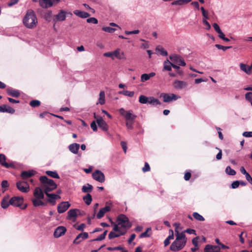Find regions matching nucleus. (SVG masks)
I'll return each mask as SVG.
<instances>
[{"label": "nucleus", "mask_w": 252, "mask_h": 252, "mask_svg": "<svg viewBox=\"0 0 252 252\" xmlns=\"http://www.w3.org/2000/svg\"><path fill=\"white\" fill-rule=\"evenodd\" d=\"M187 86L188 83L183 81L176 80L173 83V86L176 89H182L186 87Z\"/></svg>", "instance_id": "nucleus-21"}, {"label": "nucleus", "mask_w": 252, "mask_h": 252, "mask_svg": "<svg viewBox=\"0 0 252 252\" xmlns=\"http://www.w3.org/2000/svg\"><path fill=\"white\" fill-rule=\"evenodd\" d=\"M220 248L217 246L207 245L204 248L205 252H217Z\"/></svg>", "instance_id": "nucleus-27"}, {"label": "nucleus", "mask_w": 252, "mask_h": 252, "mask_svg": "<svg viewBox=\"0 0 252 252\" xmlns=\"http://www.w3.org/2000/svg\"><path fill=\"white\" fill-rule=\"evenodd\" d=\"M92 177L94 180L100 183L105 181L104 174L100 170H96L93 174Z\"/></svg>", "instance_id": "nucleus-13"}, {"label": "nucleus", "mask_w": 252, "mask_h": 252, "mask_svg": "<svg viewBox=\"0 0 252 252\" xmlns=\"http://www.w3.org/2000/svg\"><path fill=\"white\" fill-rule=\"evenodd\" d=\"M24 201V198L21 196H14L9 200L10 205L14 206L20 207L22 209H25L27 207V205L22 206Z\"/></svg>", "instance_id": "nucleus-6"}, {"label": "nucleus", "mask_w": 252, "mask_h": 252, "mask_svg": "<svg viewBox=\"0 0 252 252\" xmlns=\"http://www.w3.org/2000/svg\"><path fill=\"white\" fill-rule=\"evenodd\" d=\"M87 22L88 23H93L94 24H96L98 23L97 19L94 17H91L88 18L87 19Z\"/></svg>", "instance_id": "nucleus-47"}, {"label": "nucleus", "mask_w": 252, "mask_h": 252, "mask_svg": "<svg viewBox=\"0 0 252 252\" xmlns=\"http://www.w3.org/2000/svg\"><path fill=\"white\" fill-rule=\"evenodd\" d=\"M79 212V210L75 209H71L67 213V219L68 220H73L75 221V220L77 216V213Z\"/></svg>", "instance_id": "nucleus-19"}, {"label": "nucleus", "mask_w": 252, "mask_h": 252, "mask_svg": "<svg viewBox=\"0 0 252 252\" xmlns=\"http://www.w3.org/2000/svg\"><path fill=\"white\" fill-rule=\"evenodd\" d=\"M150 170V167L149 164L147 162L145 163L144 166L142 168V171L143 172H146Z\"/></svg>", "instance_id": "nucleus-51"}, {"label": "nucleus", "mask_w": 252, "mask_h": 252, "mask_svg": "<svg viewBox=\"0 0 252 252\" xmlns=\"http://www.w3.org/2000/svg\"><path fill=\"white\" fill-rule=\"evenodd\" d=\"M151 231V228L150 227H149L147 229L146 231L142 233L140 235V238H145V237H148L150 236V234H149V231Z\"/></svg>", "instance_id": "nucleus-45"}, {"label": "nucleus", "mask_w": 252, "mask_h": 252, "mask_svg": "<svg viewBox=\"0 0 252 252\" xmlns=\"http://www.w3.org/2000/svg\"><path fill=\"white\" fill-rule=\"evenodd\" d=\"M154 106H156L158 105H160L161 104L160 102L157 98H156L154 97H149V103Z\"/></svg>", "instance_id": "nucleus-34"}, {"label": "nucleus", "mask_w": 252, "mask_h": 252, "mask_svg": "<svg viewBox=\"0 0 252 252\" xmlns=\"http://www.w3.org/2000/svg\"><path fill=\"white\" fill-rule=\"evenodd\" d=\"M203 23L206 26V29L209 30L211 29V25L209 22L205 19L203 20Z\"/></svg>", "instance_id": "nucleus-63"}, {"label": "nucleus", "mask_w": 252, "mask_h": 252, "mask_svg": "<svg viewBox=\"0 0 252 252\" xmlns=\"http://www.w3.org/2000/svg\"><path fill=\"white\" fill-rule=\"evenodd\" d=\"M119 93L121 94H123L126 96L129 97H133L134 94V92L133 91H128L127 90H123L120 91Z\"/></svg>", "instance_id": "nucleus-37"}, {"label": "nucleus", "mask_w": 252, "mask_h": 252, "mask_svg": "<svg viewBox=\"0 0 252 252\" xmlns=\"http://www.w3.org/2000/svg\"><path fill=\"white\" fill-rule=\"evenodd\" d=\"M117 222V224L114 223L113 221H111V223L113 225H119L120 228L126 230V228H130L131 226L128 218L124 214H121L118 217Z\"/></svg>", "instance_id": "nucleus-5"}, {"label": "nucleus", "mask_w": 252, "mask_h": 252, "mask_svg": "<svg viewBox=\"0 0 252 252\" xmlns=\"http://www.w3.org/2000/svg\"><path fill=\"white\" fill-rule=\"evenodd\" d=\"M121 145L125 153H126V149H127L126 142H125V141H122L121 142Z\"/></svg>", "instance_id": "nucleus-62"}, {"label": "nucleus", "mask_w": 252, "mask_h": 252, "mask_svg": "<svg viewBox=\"0 0 252 252\" xmlns=\"http://www.w3.org/2000/svg\"><path fill=\"white\" fill-rule=\"evenodd\" d=\"M16 187L21 192L27 193L30 190V186L27 182L19 181L16 183Z\"/></svg>", "instance_id": "nucleus-10"}, {"label": "nucleus", "mask_w": 252, "mask_h": 252, "mask_svg": "<svg viewBox=\"0 0 252 252\" xmlns=\"http://www.w3.org/2000/svg\"><path fill=\"white\" fill-rule=\"evenodd\" d=\"M67 13V11L64 10L62 9L59 10L58 14L54 16L55 18L53 19V21L56 23L64 21L66 18Z\"/></svg>", "instance_id": "nucleus-11"}, {"label": "nucleus", "mask_w": 252, "mask_h": 252, "mask_svg": "<svg viewBox=\"0 0 252 252\" xmlns=\"http://www.w3.org/2000/svg\"><path fill=\"white\" fill-rule=\"evenodd\" d=\"M66 229L65 227L63 226H58L55 230L54 236L55 238H59L65 233Z\"/></svg>", "instance_id": "nucleus-15"}, {"label": "nucleus", "mask_w": 252, "mask_h": 252, "mask_svg": "<svg viewBox=\"0 0 252 252\" xmlns=\"http://www.w3.org/2000/svg\"><path fill=\"white\" fill-rule=\"evenodd\" d=\"M97 124L99 128L102 130L106 131L108 129V126L106 123L103 120L102 118H98L97 119Z\"/></svg>", "instance_id": "nucleus-17"}, {"label": "nucleus", "mask_w": 252, "mask_h": 252, "mask_svg": "<svg viewBox=\"0 0 252 252\" xmlns=\"http://www.w3.org/2000/svg\"><path fill=\"white\" fill-rule=\"evenodd\" d=\"M60 0H39V4L43 8L47 9L56 5Z\"/></svg>", "instance_id": "nucleus-7"}, {"label": "nucleus", "mask_w": 252, "mask_h": 252, "mask_svg": "<svg viewBox=\"0 0 252 252\" xmlns=\"http://www.w3.org/2000/svg\"><path fill=\"white\" fill-rule=\"evenodd\" d=\"M176 239L170 246V250L173 252H178L186 246L187 239L185 232H180L175 230Z\"/></svg>", "instance_id": "nucleus-1"}, {"label": "nucleus", "mask_w": 252, "mask_h": 252, "mask_svg": "<svg viewBox=\"0 0 252 252\" xmlns=\"http://www.w3.org/2000/svg\"><path fill=\"white\" fill-rule=\"evenodd\" d=\"M45 194L49 197L48 201L51 203L53 205H55L56 203L55 199H60L61 198L60 196L54 193H49L48 192Z\"/></svg>", "instance_id": "nucleus-20"}, {"label": "nucleus", "mask_w": 252, "mask_h": 252, "mask_svg": "<svg viewBox=\"0 0 252 252\" xmlns=\"http://www.w3.org/2000/svg\"><path fill=\"white\" fill-rule=\"evenodd\" d=\"M149 97L141 95L139 98V102L142 104H146L149 103Z\"/></svg>", "instance_id": "nucleus-39"}, {"label": "nucleus", "mask_w": 252, "mask_h": 252, "mask_svg": "<svg viewBox=\"0 0 252 252\" xmlns=\"http://www.w3.org/2000/svg\"><path fill=\"white\" fill-rule=\"evenodd\" d=\"M33 197L32 199V202L34 207L45 206L47 205V202L44 201V192L40 187H36L33 191Z\"/></svg>", "instance_id": "nucleus-3"}, {"label": "nucleus", "mask_w": 252, "mask_h": 252, "mask_svg": "<svg viewBox=\"0 0 252 252\" xmlns=\"http://www.w3.org/2000/svg\"><path fill=\"white\" fill-rule=\"evenodd\" d=\"M119 112L121 115L125 117L127 121H133L136 117L130 111H126L124 108L120 109Z\"/></svg>", "instance_id": "nucleus-12"}, {"label": "nucleus", "mask_w": 252, "mask_h": 252, "mask_svg": "<svg viewBox=\"0 0 252 252\" xmlns=\"http://www.w3.org/2000/svg\"><path fill=\"white\" fill-rule=\"evenodd\" d=\"M42 185L40 187L44 193H47L56 189L57 184L52 180L48 179L46 176H41L39 178Z\"/></svg>", "instance_id": "nucleus-4"}, {"label": "nucleus", "mask_w": 252, "mask_h": 252, "mask_svg": "<svg viewBox=\"0 0 252 252\" xmlns=\"http://www.w3.org/2000/svg\"><path fill=\"white\" fill-rule=\"evenodd\" d=\"M240 69L248 74H251L250 66H247L246 64L244 63L240 64Z\"/></svg>", "instance_id": "nucleus-36"}, {"label": "nucleus", "mask_w": 252, "mask_h": 252, "mask_svg": "<svg viewBox=\"0 0 252 252\" xmlns=\"http://www.w3.org/2000/svg\"><path fill=\"white\" fill-rule=\"evenodd\" d=\"M113 52H114V56L115 57H116L117 59H118L119 60L124 59V52H121V50L119 48L117 49Z\"/></svg>", "instance_id": "nucleus-32"}, {"label": "nucleus", "mask_w": 252, "mask_h": 252, "mask_svg": "<svg viewBox=\"0 0 252 252\" xmlns=\"http://www.w3.org/2000/svg\"><path fill=\"white\" fill-rule=\"evenodd\" d=\"M7 93L13 97H17L20 95V93L18 91L13 89H7Z\"/></svg>", "instance_id": "nucleus-33"}, {"label": "nucleus", "mask_w": 252, "mask_h": 252, "mask_svg": "<svg viewBox=\"0 0 252 252\" xmlns=\"http://www.w3.org/2000/svg\"><path fill=\"white\" fill-rule=\"evenodd\" d=\"M9 198V196H6L3 198L1 202V206L2 208L6 209L10 205Z\"/></svg>", "instance_id": "nucleus-29"}, {"label": "nucleus", "mask_w": 252, "mask_h": 252, "mask_svg": "<svg viewBox=\"0 0 252 252\" xmlns=\"http://www.w3.org/2000/svg\"><path fill=\"white\" fill-rule=\"evenodd\" d=\"M126 126L128 129L133 128V121H127L126 123Z\"/></svg>", "instance_id": "nucleus-60"}, {"label": "nucleus", "mask_w": 252, "mask_h": 252, "mask_svg": "<svg viewBox=\"0 0 252 252\" xmlns=\"http://www.w3.org/2000/svg\"><path fill=\"white\" fill-rule=\"evenodd\" d=\"M245 98L248 101L251 102L252 101V92H248L245 94Z\"/></svg>", "instance_id": "nucleus-50"}, {"label": "nucleus", "mask_w": 252, "mask_h": 252, "mask_svg": "<svg viewBox=\"0 0 252 252\" xmlns=\"http://www.w3.org/2000/svg\"><path fill=\"white\" fill-rule=\"evenodd\" d=\"M169 59L173 63L178 64V65L183 66L186 65V63L183 58L178 55H171L169 56Z\"/></svg>", "instance_id": "nucleus-9"}, {"label": "nucleus", "mask_w": 252, "mask_h": 252, "mask_svg": "<svg viewBox=\"0 0 252 252\" xmlns=\"http://www.w3.org/2000/svg\"><path fill=\"white\" fill-rule=\"evenodd\" d=\"M171 4L172 5H182L184 4L183 0H176L173 1Z\"/></svg>", "instance_id": "nucleus-52"}, {"label": "nucleus", "mask_w": 252, "mask_h": 252, "mask_svg": "<svg viewBox=\"0 0 252 252\" xmlns=\"http://www.w3.org/2000/svg\"><path fill=\"white\" fill-rule=\"evenodd\" d=\"M172 64L173 63L170 62L168 60H166L164 62L163 70L167 71L171 70Z\"/></svg>", "instance_id": "nucleus-30"}, {"label": "nucleus", "mask_w": 252, "mask_h": 252, "mask_svg": "<svg viewBox=\"0 0 252 252\" xmlns=\"http://www.w3.org/2000/svg\"><path fill=\"white\" fill-rule=\"evenodd\" d=\"M113 230L115 232L116 235H118L117 237L124 235L126 232V230L120 228L119 225H114Z\"/></svg>", "instance_id": "nucleus-18"}, {"label": "nucleus", "mask_w": 252, "mask_h": 252, "mask_svg": "<svg viewBox=\"0 0 252 252\" xmlns=\"http://www.w3.org/2000/svg\"><path fill=\"white\" fill-rule=\"evenodd\" d=\"M103 56L106 57H110L112 59H114V52H109L104 53Z\"/></svg>", "instance_id": "nucleus-56"}, {"label": "nucleus", "mask_w": 252, "mask_h": 252, "mask_svg": "<svg viewBox=\"0 0 252 252\" xmlns=\"http://www.w3.org/2000/svg\"><path fill=\"white\" fill-rule=\"evenodd\" d=\"M96 122L94 121L91 124V127L94 131H96L97 129Z\"/></svg>", "instance_id": "nucleus-55"}, {"label": "nucleus", "mask_w": 252, "mask_h": 252, "mask_svg": "<svg viewBox=\"0 0 252 252\" xmlns=\"http://www.w3.org/2000/svg\"><path fill=\"white\" fill-rule=\"evenodd\" d=\"M24 26L30 29L35 28L38 23V20L35 13L32 9H28L23 19Z\"/></svg>", "instance_id": "nucleus-2"}, {"label": "nucleus", "mask_w": 252, "mask_h": 252, "mask_svg": "<svg viewBox=\"0 0 252 252\" xmlns=\"http://www.w3.org/2000/svg\"><path fill=\"white\" fill-rule=\"evenodd\" d=\"M30 104L31 106L35 107L40 105V102L38 100H33L30 102Z\"/></svg>", "instance_id": "nucleus-46"}, {"label": "nucleus", "mask_w": 252, "mask_h": 252, "mask_svg": "<svg viewBox=\"0 0 252 252\" xmlns=\"http://www.w3.org/2000/svg\"><path fill=\"white\" fill-rule=\"evenodd\" d=\"M102 30L104 32L108 33H113L116 31V29L110 27H102Z\"/></svg>", "instance_id": "nucleus-42"}, {"label": "nucleus", "mask_w": 252, "mask_h": 252, "mask_svg": "<svg viewBox=\"0 0 252 252\" xmlns=\"http://www.w3.org/2000/svg\"><path fill=\"white\" fill-rule=\"evenodd\" d=\"M215 46L218 49H221V50H223V51H225L227 49H229L231 47L230 46H223L220 45V44H216Z\"/></svg>", "instance_id": "nucleus-49"}, {"label": "nucleus", "mask_w": 252, "mask_h": 252, "mask_svg": "<svg viewBox=\"0 0 252 252\" xmlns=\"http://www.w3.org/2000/svg\"><path fill=\"white\" fill-rule=\"evenodd\" d=\"M184 232H186V233H188V234H193L194 235H196V231L194 229H190V228H188L187 229H186L185 231H184Z\"/></svg>", "instance_id": "nucleus-59"}, {"label": "nucleus", "mask_w": 252, "mask_h": 252, "mask_svg": "<svg viewBox=\"0 0 252 252\" xmlns=\"http://www.w3.org/2000/svg\"><path fill=\"white\" fill-rule=\"evenodd\" d=\"M193 217L195 219L199 221H204V218L198 213L194 212L192 214Z\"/></svg>", "instance_id": "nucleus-43"}, {"label": "nucleus", "mask_w": 252, "mask_h": 252, "mask_svg": "<svg viewBox=\"0 0 252 252\" xmlns=\"http://www.w3.org/2000/svg\"><path fill=\"white\" fill-rule=\"evenodd\" d=\"M80 147V145L77 143H72L68 146L69 151L73 154H77Z\"/></svg>", "instance_id": "nucleus-24"}, {"label": "nucleus", "mask_w": 252, "mask_h": 252, "mask_svg": "<svg viewBox=\"0 0 252 252\" xmlns=\"http://www.w3.org/2000/svg\"><path fill=\"white\" fill-rule=\"evenodd\" d=\"M150 77L148 74L145 73L143 74L141 76V80L142 82L146 81L150 79Z\"/></svg>", "instance_id": "nucleus-48"}, {"label": "nucleus", "mask_w": 252, "mask_h": 252, "mask_svg": "<svg viewBox=\"0 0 252 252\" xmlns=\"http://www.w3.org/2000/svg\"><path fill=\"white\" fill-rule=\"evenodd\" d=\"M118 235L116 234V233L115 231H111L109 234H108V238L109 239H112L114 238L117 237Z\"/></svg>", "instance_id": "nucleus-54"}, {"label": "nucleus", "mask_w": 252, "mask_h": 252, "mask_svg": "<svg viewBox=\"0 0 252 252\" xmlns=\"http://www.w3.org/2000/svg\"><path fill=\"white\" fill-rule=\"evenodd\" d=\"M93 188V187L91 185L87 184L86 185H84L82 187V191L85 193L90 192L92 191Z\"/></svg>", "instance_id": "nucleus-35"}, {"label": "nucleus", "mask_w": 252, "mask_h": 252, "mask_svg": "<svg viewBox=\"0 0 252 252\" xmlns=\"http://www.w3.org/2000/svg\"><path fill=\"white\" fill-rule=\"evenodd\" d=\"M243 135L246 137H252V131H245L243 132Z\"/></svg>", "instance_id": "nucleus-64"}, {"label": "nucleus", "mask_w": 252, "mask_h": 252, "mask_svg": "<svg viewBox=\"0 0 252 252\" xmlns=\"http://www.w3.org/2000/svg\"><path fill=\"white\" fill-rule=\"evenodd\" d=\"M200 10L202 12V15L205 19H208V15L207 12L205 11L204 8L203 7H201L200 8Z\"/></svg>", "instance_id": "nucleus-53"}, {"label": "nucleus", "mask_w": 252, "mask_h": 252, "mask_svg": "<svg viewBox=\"0 0 252 252\" xmlns=\"http://www.w3.org/2000/svg\"><path fill=\"white\" fill-rule=\"evenodd\" d=\"M160 97L163 98V100L165 102H170L172 101H175L180 98L179 95H177L174 94L162 93Z\"/></svg>", "instance_id": "nucleus-8"}, {"label": "nucleus", "mask_w": 252, "mask_h": 252, "mask_svg": "<svg viewBox=\"0 0 252 252\" xmlns=\"http://www.w3.org/2000/svg\"><path fill=\"white\" fill-rule=\"evenodd\" d=\"M105 102V92L104 91H101L99 94L98 102L96 104H98L99 103L101 105H103Z\"/></svg>", "instance_id": "nucleus-31"}, {"label": "nucleus", "mask_w": 252, "mask_h": 252, "mask_svg": "<svg viewBox=\"0 0 252 252\" xmlns=\"http://www.w3.org/2000/svg\"><path fill=\"white\" fill-rule=\"evenodd\" d=\"M46 174L48 175V176H50L52 177V178H56V179H59L60 176H59L58 173L56 171H46Z\"/></svg>", "instance_id": "nucleus-38"}, {"label": "nucleus", "mask_w": 252, "mask_h": 252, "mask_svg": "<svg viewBox=\"0 0 252 252\" xmlns=\"http://www.w3.org/2000/svg\"><path fill=\"white\" fill-rule=\"evenodd\" d=\"M0 112H7L10 114H13L15 112V110L9 106L3 105L0 106Z\"/></svg>", "instance_id": "nucleus-26"}, {"label": "nucleus", "mask_w": 252, "mask_h": 252, "mask_svg": "<svg viewBox=\"0 0 252 252\" xmlns=\"http://www.w3.org/2000/svg\"><path fill=\"white\" fill-rule=\"evenodd\" d=\"M73 13L81 18H86L90 16V14L88 13L79 10H74Z\"/></svg>", "instance_id": "nucleus-28"}, {"label": "nucleus", "mask_w": 252, "mask_h": 252, "mask_svg": "<svg viewBox=\"0 0 252 252\" xmlns=\"http://www.w3.org/2000/svg\"><path fill=\"white\" fill-rule=\"evenodd\" d=\"M107 250L109 251L123 250V247L121 246H118L114 248L108 247Z\"/></svg>", "instance_id": "nucleus-57"}, {"label": "nucleus", "mask_w": 252, "mask_h": 252, "mask_svg": "<svg viewBox=\"0 0 252 252\" xmlns=\"http://www.w3.org/2000/svg\"><path fill=\"white\" fill-rule=\"evenodd\" d=\"M36 172L33 170H29L23 171L21 174V176L23 179H27L35 174Z\"/></svg>", "instance_id": "nucleus-25"}, {"label": "nucleus", "mask_w": 252, "mask_h": 252, "mask_svg": "<svg viewBox=\"0 0 252 252\" xmlns=\"http://www.w3.org/2000/svg\"><path fill=\"white\" fill-rule=\"evenodd\" d=\"M70 206V204L68 201L62 202L58 205V212L60 214L63 213L65 212Z\"/></svg>", "instance_id": "nucleus-14"}, {"label": "nucleus", "mask_w": 252, "mask_h": 252, "mask_svg": "<svg viewBox=\"0 0 252 252\" xmlns=\"http://www.w3.org/2000/svg\"><path fill=\"white\" fill-rule=\"evenodd\" d=\"M5 160L6 157L3 154H0V163L1 165L7 168L13 167L14 166L13 163H8L5 161Z\"/></svg>", "instance_id": "nucleus-22"}, {"label": "nucleus", "mask_w": 252, "mask_h": 252, "mask_svg": "<svg viewBox=\"0 0 252 252\" xmlns=\"http://www.w3.org/2000/svg\"><path fill=\"white\" fill-rule=\"evenodd\" d=\"M225 172L229 175H234L236 174V172L234 170L232 169L230 166H227L225 169Z\"/></svg>", "instance_id": "nucleus-44"}, {"label": "nucleus", "mask_w": 252, "mask_h": 252, "mask_svg": "<svg viewBox=\"0 0 252 252\" xmlns=\"http://www.w3.org/2000/svg\"><path fill=\"white\" fill-rule=\"evenodd\" d=\"M156 51L159 52L162 56H166L168 55L167 52L162 47L158 46L157 47Z\"/></svg>", "instance_id": "nucleus-41"}, {"label": "nucleus", "mask_w": 252, "mask_h": 252, "mask_svg": "<svg viewBox=\"0 0 252 252\" xmlns=\"http://www.w3.org/2000/svg\"><path fill=\"white\" fill-rule=\"evenodd\" d=\"M108 203L107 202L106 205L104 207L100 209L96 215V217L98 219H100L102 218L106 213L111 210V207L109 205H108Z\"/></svg>", "instance_id": "nucleus-16"}, {"label": "nucleus", "mask_w": 252, "mask_h": 252, "mask_svg": "<svg viewBox=\"0 0 252 252\" xmlns=\"http://www.w3.org/2000/svg\"><path fill=\"white\" fill-rule=\"evenodd\" d=\"M169 241L174 239V232L171 229L169 230V235L166 238Z\"/></svg>", "instance_id": "nucleus-61"}, {"label": "nucleus", "mask_w": 252, "mask_h": 252, "mask_svg": "<svg viewBox=\"0 0 252 252\" xmlns=\"http://www.w3.org/2000/svg\"><path fill=\"white\" fill-rule=\"evenodd\" d=\"M89 236L88 233L87 232H83L80 233L78 234L75 240L73 241V243L76 244H78L81 240H80V239H82V240L87 239Z\"/></svg>", "instance_id": "nucleus-23"}, {"label": "nucleus", "mask_w": 252, "mask_h": 252, "mask_svg": "<svg viewBox=\"0 0 252 252\" xmlns=\"http://www.w3.org/2000/svg\"><path fill=\"white\" fill-rule=\"evenodd\" d=\"M83 200L85 203L89 205H90L92 201V197L90 194L88 193L86 196L83 197Z\"/></svg>", "instance_id": "nucleus-40"}, {"label": "nucleus", "mask_w": 252, "mask_h": 252, "mask_svg": "<svg viewBox=\"0 0 252 252\" xmlns=\"http://www.w3.org/2000/svg\"><path fill=\"white\" fill-rule=\"evenodd\" d=\"M239 185H240V181H234L231 184V188L232 189H236L237 188H238L239 187Z\"/></svg>", "instance_id": "nucleus-58"}]
</instances>
